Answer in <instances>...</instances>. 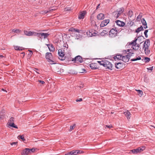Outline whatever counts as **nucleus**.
<instances>
[{
  "label": "nucleus",
  "mask_w": 155,
  "mask_h": 155,
  "mask_svg": "<svg viewBox=\"0 0 155 155\" xmlns=\"http://www.w3.org/2000/svg\"><path fill=\"white\" fill-rule=\"evenodd\" d=\"M105 60H102L101 61H97V62L100 65H104L103 63H104Z\"/></svg>",
  "instance_id": "40"
},
{
  "label": "nucleus",
  "mask_w": 155,
  "mask_h": 155,
  "mask_svg": "<svg viewBox=\"0 0 155 155\" xmlns=\"http://www.w3.org/2000/svg\"><path fill=\"white\" fill-rule=\"evenodd\" d=\"M56 71L57 73L58 74H60L63 73L64 71V70L63 69L60 68V71H58V70H56Z\"/></svg>",
  "instance_id": "36"
},
{
  "label": "nucleus",
  "mask_w": 155,
  "mask_h": 155,
  "mask_svg": "<svg viewBox=\"0 0 155 155\" xmlns=\"http://www.w3.org/2000/svg\"><path fill=\"white\" fill-rule=\"evenodd\" d=\"M35 35L42 39L43 38L44 39L47 38L49 35V34L48 33H35Z\"/></svg>",
  "instance_id": "4"
},
{
  "label": "nucleus",
  "mask_w": 155,
  "mask_h": 155,
  "mask_svg": "<svg viewBox=\"0 0 155 155\" xmlns=\"http://www.w3.org/2000/svg\"><path fill=\"white\" fill-rule=\"evenodd\" d=\"M124 114L125 116L127 117V119H130V115H131L130 112L128 111L124 112Z\"/></svg>",
  "instance_id": "22"
},
{
  "label": "nucleus",
  "mask_w": 155,
  "mask_h": 155,
  "mask_svg": "<svg viewBox=\"0 0 155 155\" xmlns=\"http://www.w3.org/2000/svg\"><path fill=\"white\" fill-rule=\"evenodd\" d=\"M117 16H116V18H117L118 17H119V16H120V15H121V14H120V13H119L118 12H117Z\"/></svg>",
  "instance_id": "57"
},
{
  "label": "nucleus",
  "mask_w": 155,
  "mask_h": 155,
  "mask_svg": "<svg viewBox=\"0 0 155 155\" xmlns=\"http://www.w3.org/2000/svg\"><path fill=\"white\" fill-rule=\"evenodd\" d=\"M100 5V4H99L96 7V9H98L99 8V6Z\"/></svg>",
  "instance_id": "60"
},
{
  "label": "nucleus",
  "mask_w": 155,
  "mask_h": 155,
  "mask_svg": "<svg viewBox=\"0 0 155 155\" xmlns=\"http://www.w3.org/2000/svg\"><path fill=\"white\" fill-rule=\"evenodd\" d=\"M149 46H149L147 44V47L144 49L145 54L146 55H148L150 53V50L149 49Z\"/></svg>",
  "instance_id": "20"
},
{
  "label": "nucleus",
  "mask_w": 155,
  "mask_h": 155,
  "mask_svg": "<svg viewBox=\"0 0 155 155\" xmlns=\"http://www.w3.org/2000/svg\"><path fill=\"white\" fill-rule=\"evenodd\" d=\"M143 30V27L142 25H141L140 27L137 28L136 30V32L138 33H139L140 31Z\"/></svg>",
  "instance_id": "26"
},
{
  "label": "nucleus",
  "mask_w": 155,
  "mask_h": 155,
  "mask_svg": "<svg viewBox=\"0 0 155 155\" xmlns=\"http://www.w3.org/2000/svg\"><path fill=\"white\" fill-rule=\"evenodd\" d=\"M117 33V30L116 28H112L109 31V35L110 37L113 38L116 36Z\"/></svg>",
  "instance_id": "9"
},
{
  "label": "nucleus",
  "mask_w": 155,
  "mask_h": 155,
  "mask_svg": "<svg viewBox=\"0 0 155 155\" xmlns=\"http://www.w3.org/2000/svg\"><path fill=\"white\" fill-rule=\"evenodd\" d=\"M82 101V99L81 98H80L79 99H77L76 100V101L77 102H79V101Z\"/></svg>",
  "instance_id": "52"
},
{
  "label": "nucleus",
  "mask_w": 155,
  "mask_h": 155,
  "mask_svg": "<svg viewBox=\"0 0 155 155\" xmlns=\"http://www.w3.org/2000/svg\"><path fill=\"white\" fill-rule=\"evenodd\" d=\"M104 18V15L103 14L101 13L98 14L97 16V19L99 20L103 19Z\"/></svg>",
  "instance_id": "19"
},
{
  "label": "nucleus",
  "mask_w": 155,
  "mask_h": 155,
  "mask_svg": "<svg viewBox=\"0 0 155 155\" xmlns=\"http://www.w3.org/2000/svg\"><path fill=\"white\" fill-rule=\"evenodd\" d=\"M2 91H5V92H7V91H6V90L4 89L3 88H2Z\"/></svg>",
  "instance_id": "62"
},
{
  "label": "nucleus",
  "mask_w": 155,
  "mask_h": 155,
  "mask_svg": "<svg viewBox=\"0 0 155 155\" xmlns=\"http://www.w3.org/2000/svg\"><path fill=\"white\" fill-rule=\"evenodd\" d=\"M90 67L92 70H95L98 69L99 67L97 63H93L90 64Z\"/></svg>",
  "instance_id": "11"
},
{
  "label": "nucleus",
  "mask_w": 155,
  "mask_h": 155,
  "mask_svg": "<svg viewBox=\"0 0 155 155\" xmlns=\"http://www.w3.org/2000/svg\"><path fill=\"white\" fill-rule=\"evenodd\" d=\"M150 58L148 57H145L144 58L142 59L143 61H145V63H147L149 62L150 61Z\"/></svg>",
  "instance_id": "27"
},
{
  "label": "nucleus",
  "mask_w": 155,
  "mask_h": 155,
  "mask_svg": "<svg viewBox=\"0 0 155 155\" xmlns=\"http://www.w3.org/2000/svg\"><path fill=\"white\" fill-rule=\"evenodd\" d=\"M76 126V124H74L73 125H71L70 127V129L69 130V131H71L73 130Z\"/></svg>",
  "instance_id": "33"
},
{
  "label": "nucleus",
  "mask_w": 155,
  "mask_h": 155,
  "mask_svg": "<svg viewBox=\"0 0 155 155\" xmlns=\"http://www.w3.org/2000/svg\"><path fill=\"white\" fill-rule=\"evenodd\" d=\"M133 15V12L132 11H129L128 12V16L130 17H132Z\"/></svg>",
  "instance_id": "38"
},
{
  "label": "nucleus",
  "mask_w": 155,
  "mask_h": 155,
  "mask_svg": "<svg viewBox=\"0 0 155 155\" xmlns=\"http://www.w3.org/2000/svg\"><path fill=\"white\" fill-rule=\"evenodd\" d=\"M143 27H144V28H145V29L147 28V24H146V25H143Z\"/></svg>",
  "instance_id": "59"
},
{
  "label": "nucleus",
  "mask_w": 155,
  "mask_h": 155,
  "mask_svg": "<svg viewBox=\"0 0 155 155\" xmlns=\"http://www.w3.org/2000/svg\"><path fill=\"white\" fill-rule=\"evenodd\" d=\"M115 67L118 69H120L123 67V63L121 62H118L115 64Z\"/></svg>",
  "instance_id": "14"
},
{
  "label": "nucleus",
  "mask_w": 155,
  "mask_h": 155,
  "mask_svg": "<svg viewBox=\"0 0 155 155\" xmlns=\"http://www.w3.org/2000/svg\"><path fill=\"white\" fill-rule=\"evenodd\" d=\"M124 11V9L123 8H120L119 9V10H117L116 11V12H118L121 14Z\"/></svg>",
  "instance_id": "28"
},
{
  "label": "nucleus",
  "mask_w": 155,
  "mask_h": 155,
  "mask_svg": "<svg viewBox=\"0 0 155 155\" xmlns=\"http://www.w3.org/2000/svg\"><path fill=\"white\" fill-rule=\"evenodd\" d=\"M78 154L82 153H83L84 152L82 150H78Z\"/></svg>",
  "instance_id": "50"
},
{
  "label": "nucleus",
  "mask_w": 155,
  "mask_h": 155,
  "mask_svg": "<svg viewBox=\"0 0 155 155\" xmlns=\"http://www.w3.org/2000/svg\"><path fill=\"white\" fill-rule=\"evenodd\" d=\"M130 59V58L128 57V55H126L125 56H122L121 60L124 62H128L129 61Z\"/></svg>",
  "instance_id": "17"
},
{
  "label": "nucleus",
  "mask_w": 155,
  "mask_h": 155,
  "mask_svg": "<svg viewBox=\"0 0 155 155\" xmlns=\"http://www.w3.org/2000/svg\"><path fill=\"white\" fill-rule=\"evenodd\" d=\"M14 118L13 117H11L10 120H9L7 124H9V123H14Z\"/></svg>",
  "instance_id": "35"
},
{
  "label": "nucleus",
  "mask_w": 155,
  "mask_h": 155,
  "mask_svg": "<svg viewBox=\"0 0 155 155\" xmlns=\"http://www.w3.org/2000/svg\"><path fill=\"white\" fill-rule=\"evenodd\" d=\"M112 127V126L111 125H107L106 126V127H107V128H111Z\"/></svg>",
  "instance_id": "53"
},
{
  "label": "nucleus",
  "mask_w": 155,
  "mask_h": 155,
  "mask_svg": "<svg viewBox=\"0 0 155 155\" xmlns=\"http://www.w3.org/2000/svg\"><path fill=\"white\" fill-rule=\"evenodd\" d=\"M148 70H150L152 71L153 69V66L150 67L149 68H147Z\"/></svg>",
  "instance_id": "49"
},
{
  "label": "nucleus",
  "mask_w": 155,
  "mask_h": 155,
  "mask_svg": "<svg viewBox=\"0 0 155 155\" xmlns=\"http://www.w3.org/2000/svg\"><path fill=\"white\" fill-rule=\"evenodd\" d=\"M74 32H72V33H70V34L72 36H74L75 35V34L74 33Z\"/></svg>",
  "instance_id": "56"
},
{
  "label": "nucleus",
  "mask_w": 155,
  "mask_h": 155,
  "mask_svg": "<svg viewBox=\"0 0 155 155\" xmlns=\"http://www.w3.org/2000/svg\"><path fill=\"white\" fill-rule=\"evenodd\" d=\"M68 31H71L72 32H78V33L80 32V30L79 29H78L75 28L73 27H71V28H70L69 29Z\"/></svg>",
  "instance_id": "21"
},
{
  "label": "nucleus",
  "mask_w": 155,
  "mask_h": 155,
  "mask_svg": "<svg viewBox=\"0 0 155 155\" xmlns=\"http://www.w3.org/2000/svg\"><path fill=\"white\" fill-rule=\"evenodd\" d=\"M141 18V16L140 15H139L137 17V19L138 20H140Z\"/></svg>",
  "instance_id": "51"
},
{
  "label": "nucleus",
  "mask_w": 155,
  "mask_h": 155,
  "mask_svg": "<svg viewBox=\"0 0 155 155\" xmlns=\"http://www.w3.org/2000/svg\"><path fill=\"white\" fill-rule=\"evenodd\" d=\"M122 55L120 54H117L114 57V59L115 60H121Z\"/></svg>",
  "instance_id": "18"
},
{
  "label": "nucleus",
  "mask_w": 155,
  "mask_h": 155,
  "mask_svg": "<svg viewBox=\"0 0 155 155\" xmlns=\"http://www.w3.org/2000/svg\"><path fill=\"white\" fill-rule=\"evenodd\" d=\"M19 139H21L22 141H24L26 140L24 138V135H19L17 137Z\"/></svg>",
  "instance_id": "30"
},
{
  "label": "nucleus",
  "mask_w": 155,
  "mask_h": 155,
  "mask_svg": "<svg viewBox=\"0 0 155 155\" xmlns=\"http://www.w3.org/2000/svg\"><path fill=\"white\" fill-rule=\"evenodd\" d=\"M21 31V30L19 29H13L12 30V31L16 33H18L19 32H20Z\"/></svg>",
  "instance_id": "41"
},
{
  "label": "nucleus",
  "mask_w": 155,
  "mask_h": 155,
  "mask_svg": "<svg viewBox=\"0 0 155 155\" xmlns=\"http://www.w3.org/2000/svg\"><path fill=\"white\" fill-rule=\"evenodd\" d=\"M97 31L91 29L88 31L87 32V34L89 35L90 37H92L95 36L97 34L96 33Z\"/></svg>",
  "instance_id": "10"
},
{
  "label": "nucleus",
  "mask_w": 155,
  "mask_h": 155,
  "mask_svg": "<svg viewBox=\"0 0 155 155\" xmlns=\"http://www.w3.org/2000/svg\"><path fill=\"white\" fill-rule=\"evenodd\" d=\"M107 31L104 30H103L102 32L100 33V35L101 36H104L106 35H108Z\"/></svg>",
  "instance_id": "29"
},
{
  "label": "nucleus",
  "mask_w": 155,
  "mask_h": 155,
  "mask_svg": "<svg viewBox=\"0 0 155 155\" xmlns=\"http://www.w3.org/2000/svg\"><path fill=\"white\" fill-rule=\"evenodd\" d=\"M132 49H127V51L129 52L127 54V55H128V57L130 58V56H132L133 54H134V53L133 52H131V51H132Z\"/></svg>",
  "instance_id": "24"
},
{
  "label": "nucleus",
  "mask_w": 155,
  "mask_h": 155,
  "mask_svg": "<svg viewBox=\"0 0 155 155\" xmlns=\"http://www.w3.org/2000/svg\"><path fill=\"white\" fill-rule=\"evenodd\" d=\"M8 125L9 126H10L11 127L15 128H18V127L17 125H16L14 123H9V124H8Z\"/></svg>",
  "instance_id": "25"
},
{
  "label": "nucleus",
  "mask_w": 155,
  "mask_h": 155,
  "mask_svg": "<svg viewBox=\"0 0 155 155\" xmlns=\"http://www.w3.org/2000/svg\"><path fill=\"white\" fill-rule=\"evenodd\" d=\"M45 58L49 63L51 64H54L56 63L52 60L53 55L50 52H47L45 54Z\"/></svg>",
  "instance_id": "2"
},
{
  "label": "nucleus",
  "mask_w": 155,
  "mask_h": 155,
  "mask_svg": "<svg viewBox=\"0 0 155 155\" xmlns=\"http://www.w3.org/2000/svg\"><path fill=\"white\" fill-rule=\"evenodd\" d=\"M72 151H73V155H76L78 154V150H73Z\"/></svg>",
  "instance_id": "44"
},
{
  "label": "nucleus",
  "mask_w": 155,
  "mask_h": 155,
  "mask_svg": "<svg viewBox=\"0 0 155 155\" xmlns=\"http://www.w3.org/2000/svg\"><path fill=\"white\" fill-rule=\"evenodd\" d=\"M49 48L50 51H54V47L53 45L52 44H51L50 45Z\"/></svg>",
  "instance_id": "32"
},
{
  "label": "nucleus",
  "mask_w": 155,
  "mask_h": 155,
  "mask_svg": "<svg viewBox=\"0 0 155 155\" xmlns=\"http://www.w3.org/2000/svg\"><path fill=\"white\" fill-rule=\"evenodd\" d=\"M38 81L40 83H41L42 84H44L45 83V82L42 81L41 80H39Z\"/></svg>",
  "instance_id": "55"
},
{
  "label": "nucleus",
  "mask_w": 155,
  "mask_h": 155,
  "mask_svg": "<svg viewBox=\"0 0 155 155\" xmlns=\"http://www.w3.org/2000/svg\"><path fill=\"white\" fill-rule=\"evenodd\" d=\"M86 70L84 69H81V71L80 72L81 73H84V72Z\"/></svg>",
  "instance_id": "58"
},
{
  "label": "nucleus",
  "mask_w": 155,
  "mask_h": 155,
  "mask_svg": "<svg viewBox=\"0 0 155 155\" xmlns=\"http://www.w3.org/2000/svg\"><path fill=\"white\" fill-rule=\"evenodd\" d=\"M35 149L33 148L30 149L28 148H25L21 152V154L22 155H27L29 153L34 152Z\"/></svg>",
  "instance_id": "3"
},
{
  "label": "nucleus",
  "mask_w": 155,
  "mask_h": 155,
  "mask_svg": "<svg viewBox=\"0 0 155 155\" xmlns=\"http://www.w3.org/2000/svg\"><path fill=\"white\" fill-rule=\"evenodd\" d=\"M71 10V8H65V11H70Z\"/></svg>",
  "instance_id": "47"
},
{
  "label": "nucleus",
  "mask_w": 155,
  "mask_h": 155,
  "mask_svg": "<svg viewBox=\"0 0 155 155\" xmlns=\"http://www.w3.org/2000/svg\"><path fill=\"white\" fill-rule=\"evenodd\" d=\"M86 13L87 12L86 11H83L82 12H81V13L78 16V18L79 19H83Z\"/></svg>",
  "instance_id": "15"
},
{
  "label": "nucleus",
  "mask_w": 155,
  "mask_h": 155,
  "mask_svg": "<svg viewBox=\"0 0 155 155\" xmlns=\"http://www.w3.org/2000/svg\"><path fill=\"white\" fill-rule=\"evenodd\" d=\"M145 147L144 146H141L137 148L132 150H130L134 154H137L138 153H140L145 149Z\"/></svg>",
  "instance_id": "5"
},
{
  "label": "nucleus",
  "mask_w": 155,
  "mask_h": 155,
  "mask_svg": "<svg viewBox=\"0 0 155 155\" xmlns=\"http://www.w3.org/2000/svg\"><path fill=\"white\" fill-rule=\"evenodd\" d=\"M73 151H72L68 153H66L65 154V155H73Z\"/></svg>",
  "instance_id": "45"
},
{
  "label": "nucleus",
  "mask_w": 155,
  "mask_h": 155,
  "mask_svg": "<svg viewBox=\"0 0 155 155\" xmlns=\"http://www.w3.org/2000/svg\"><path fill=\"white\" fill-rule=\"evenodd\" d=\"M84 87L83 85H81L80 86H79V87H80L81 88H82Z\"/></svg>",
  "instance_id": "61"
},
{
  "label": "nucleus",
  "mask_w": 155,
  "mask_h": 155,
  "mask_svg": "<svg viewBox=\"0 0 155 155\" xmlns=\"http://www.w3.org/2000/svg\"><path fill=\"white\" fill-rule=\"evenodd\" d=\"M46 45L47 46H48V48H49V47H50V45L46 44Z\"/></svg>",
  "instance_id": "63"
},
{
  "label": "nucleus",
  "mask_w": 155,
  "mask_h": 155,
  "mask_svg": "<svg viewBox=\"0 0 155 155\" xmlns=\"http://www.w3.org/2000/svg\"><path fill=\"white\" fill-rule=\"evenodd\" d=\"M103 30L106 31H107V33H108L109 32V29L105 28H104V29Z\"/></svg>",
  "instance_id": "54"
},
{
  "label": "nucleus",
  "mask_w": 155,
  "mask_h": 155,
  "mask_svg": "<svg viewBox=\"0 0 155 155\" xmlns=\"http://www.w3.org/2000/svg\"><path fill=\"white\" fill-rule=\"evenodd\" d=\"M71 61L75 63H82L83 61V58L80 55H78L76 56L74 58H72Z\"/></svg>",
  "instance_id": "6"
},
{
  "label": "nucleus",
  "mask_w": 155,
  "mask_h": 155,
  "mask_svg": "<svg viewBox=\"0 0 155 155\" xmlns=\"http://www.w3.org/2000/svg\"><path fill=\"white\" fill-rule=\"evenodd\" d=\"M136 91H137L138 94L141 97L142 95L143 91H142L139 90H136Z\"/></svg>",
  "instance_id": "34"
},
{
  "label": "nucleus",
  "mask_w": 155,
  "mask_h": 155,
  "mask_svg": "<svg viewBox=\"0 0 155 155\" xmlns=\"http://www.w3.org/2000/svg\"><path fill=\"white\" fill-rule=\"evenodd\" d=\"M60 68H59V66H57L55 67L54 68V70L55 71V72H56V70H58V71H60Z\"/></svg>",
  "instance_id": "46"
},
{
  "label": "nucleus",
  "mask_w": 155,
  "mask_h": 155,
  "mask_svg": "<svg viewBox=\"0 0 155 155\" xmlns=\"http://www.w3.org/2000/svg\"><path fill=\"white\" fill-rule=\"evenodd\" d=\"M30 51V54H33L32 51Z\"/></svg>",
  "instance_id": "64"
},
{
  "label": "nucleus",
  "mask_w": 155,
  "mask_h": 155,
  "mask_svg": "<svg viewBox=\"0 0 155 155\" xmlns=\"http://www.w3.org/2000/svg\"><path fill=\"white\" fill-rule=\"evenodd\" d=\"M139 37H138L137 38H135L134 40H133L131 42H129L127 44L128 45H132L133 46L132 47L133 49L136 50H140V48H139L140 47V45L139 44H137L136 41Z\"/></svg>",
  "instance_id": "1"
},
{
  "label": "nucleus",
  "mask_w": 155,
  "mask_h": 155,
  "mask_svg": "<svg viewBox=\"0 0 155 155\" xmlns=\"http://www.w3.org/2000/svg\"><path fill=\"white\" fill-rule=\"evenodd\" d=\"M141 23L143 25H146L147 24L145 19L144 18L141 19Z\"/></svg>",
  "instance_id": "37"
},
{
  "label": "nucleus",
  "mask_w": 155,
  "mask_h": 155,
  "mask_svg": "<svg viewBox=\"0 0 155 155\" xmlns=\"http://www.w3.org/2000/svg\"><path fill=\"white\" fill-rule=\"evenodd\" d=\"M103 66L106 67V69L111 70H112V65L109 61L105 60L104 63H103Z\"/></svg>",
  "instance_id": "7"
},
{
  "label": "nucleus",
  "mask_w": 155,
  "mask_h": 155,
  "mask_svg": "<svg viewBox=\"0 0 155 155\" xmlns=\"http://www.w3.org/2000/svg\"><path fill=\"white\" fill-rule=\"evenodd\" d=\"M141 59V58L140 56H138V57L136 58L131 59L130 60L131 61H135L138 60H140Z\"/></svg>",
  "instance_id": "31"
},
{
  "label": "nucleus",
  "mask_w": 155,
  "mask_h": 155,
  "mask_svg": "<svg viewBox=\"0 0 155 155\" xmlns=\"http://www.w3.org/2000/svg\"><path fill=\"white\" fill-rule=\"evenodd\" d=\"M64 50H62L61 49H59L58 50V54L59 55V59L61 61H63L65 60V57L64 56Z\"/></svg>",
  "instance_id": "8"
},
{
  "label": "nucleus",
  "mask_w": 155,
  "mask_h": 155,
  "mask_svg": "<svg viewBox=\"0 0 155 155\" xmlns=\"http://www.w3.org/2000/svg\"><path fill=\"white\" fill-rule=\"evenodd\" d=\"M109 19H106L103 21L100 24L101 27H103L106 25L109 22Z\"/></svg>",
  "instance_id": "13"
},
{
  "label": "nucleus",
  "mask_w": 155,
  "mask_h": 155,
  "mask_svg": "<svg viewBox=\"0 0 155 155\" xmlns=\"http://www.w3.org/2000/svg\"><path fill=\"white\" fill-rule=\"evenodd\" d=\"M20 47H18V46H16L14 47V48H15V50H19V51H20V50L21 51L22 50V49H20Z\"/></svg>",
  "instance_id": "42"
},
{
  "label": "nucleus",
  "mask_w": 155,
  "mask_h": 155,
  "mask_svg": "<svg viewBox=\"0 0 155 155\" xmlns=\"http://www.w3.org/2000/svg\"><path fill=\"white\" fill-rule=\"evenodd\" d=\"M143 42V49H144V48H146V47H147V44H148V45L149 46L150 45V41L149 39H147L145 41H143L140 42V44H141Z\"/></svg>",
  "instance_id": "12"
},
{
  "label": "nucleus",
  "mask_w": 155,
  "mask_h": 155,
  "mask_svg": "<svg viewBox=\"0 0 155 155\" xmlns=\"http://www.w3.org/2000/svg\"><path fill=\"white\" fill-rule=\"evenodd\" d=\"M18 143V142H12L10 143V144L11 145H17Z\"/></svg>",
  "instance_id": "48"
},
{
  "label": "nucleus",
  "mask_w": 155,
  "mask_h": 155,
  "mask_svg": "<svg viewBox=\"0 0 155 155\" xmlns=\"http://www.w3.org/2000/svg\"><path fill=\"white\" fill-rule=\"evenodd\" d=\"M148 30H146L144 32V34L145 35V37L146 38L148 37V35H147V33L148 32Z\"/></svg>",
  "instance_id": "43"
},
{
  "label": "nucleus",
  "mask_w": 155,
  "mask_h": 155,
  "mask_svg": "<svg viewBox=\"0 0 155 155\" xmlns=\"http://www.w3.org/2000/svg\"><path fill=\"white\" fill-rule=\"evenodd\" d=\"M24 33L25 35H28V36H31L32 35L34 34V32H31V31H24Z\"/></svg>",
  "instance_id": "23"
},
{
  "label": "nucleus",
  "mask_w": 155,
  "mask_h": 155,
  "mask_svg": "<svg viewBox=\"0 0 155 155\" xmlns=\"http://www.w3.org/2000/svg\"><path fill=\"white\" fill-rule=\"evenodd\" d=\"M53 11H54V10H53V9L51 8H49L48 10L46 11L45 10V13H48L50 12H52Z\"/></svg>",
  "instance_id": "39"
},
{
  "label": "nucleus",
  "mask_w": 155,
  "mask_h": 155,
  "mask_svg": "<svg viewBox=\"0 0 155 155\" xmlns=\"http://www.w3.org/2000/svg\"><path fill=\"white\" fill-rule=\"evenodd\" d=\"M117 25L121 27H123L125 25V23L124 22L120 21L119 20H117L116 21Z\"/></svg>",
  "instance_id": "16"
}]
</instances>
